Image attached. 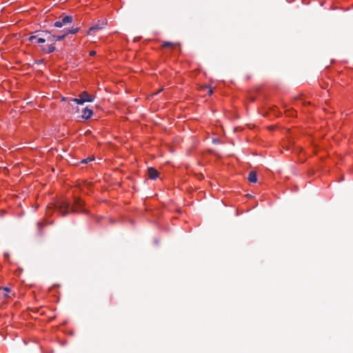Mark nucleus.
<instances>
[{"label": "nucleus", "mask_w": 353, "mask_h": 353, "mask_svg": "<svg viewBox=\"0 0 353 353\" xmlns=\"http://www.w3.org/2000/svg\"><path fill=\"white\" fill-rule=\"evenodd\" d=\"M71 101L77 104H83L85 102H91V99L82 98L79 97V98H74Z\"/></svg>", "instance_id": "obj_8"}, {"label": "nucleus", "mask_w": 353, "mask_h": 353, "mask_svg": "<svg viewBox=\"0 0 353 353\" xmlns=\"http://www.w3.org/2000/svg\"><path fill=\"white\" fill-rule=\"evenodd\" d=\"M83 205V202L80 198L75 197L74 199V205L72 208L70 209V205L65 201H61L58 202L55 208L59 213L63 216H67L70 212L75 213L79 212H83L81 210V208Z\"/></svg>", "instance_id": "obj_1"}, {"label": "nucleus", "mask_w": 353, "mask_h": 353, "mask_svg": "<svg viewBox=\"0 0 353 353\" xmlns=\"http://www.w3.org/2000/svg\"><path fill=\"white\" fill-rule=\"evenodd\" d=\"M202 90H208V93L209 96H211L213 93V91L211 88H209L208 85H204L201 87Z\"/></svg>", "instance_id": "obj_13"}, {"label": "nucleus", "mask_w": 353, "mask_h": 353, "mask_svg": "<svg viewBox=\"0 0 353 353\" xmlns=\"http://www.w3.org/2000/svg\"><path fill=\"white\" fill-rule=\"evenodd\" d=\"M172 45L173 44L171 42L165 41L163 43V46L164 48H168V47L172 46Z\"/></svg>", "instance_id": "obj_15"}, {"label": "nucleus", "mask_w": 353, "mask_h": 353, "mask_svg": "<svg viewBox=\"0 0 353 353\" xmlns=\"http://www.w3.org/2000/svg\"><path fill=\"white\" fill-rule=\"evenodd\" d=\"M2 290L5 292H6L7 293L9 292L10 291V288H7V287H5V288H3Z\"/></svg>", "instance_id": "obj_17"}, {"label": "nucleus", "mask_w": 353, "mask_h": 353, "mask_svg": "<svg viewBox=\"0 0 353 353\" xmlns=\"http://www.w3.org/2000/svg\"><path fill=\"white\" fill-rule=\"evenodd\" d=\"M38 32L39 33L40 32ZM28 40L30 41H31L32 43H38V44L45 43V37L39 35V34H37V35L30 36L28 38Z\"/></svg>", "instance_id": "obj_4"}, {"label": "nucleus", "mask_w": 353, "mask_h": 353, "mask_svg": "<svg viewBox=\"0 0 353 353\" xmlns=\"http://www.w3.org/2000/svg\"><path fill=\"white\" fill-rule=\"evenodd\" d=\"M67 36V34L65 32L62 35H54V40L56 41H60L65 39V37Z\"/></svg>", "instance_id": "obj_11"}, {"label": "nucleus", "mask_w": 353, "mask_h": 353, "mask_svg": "<svg viewBox=\"0 0 353 353\" xmlns=\"http://www.w3.org/2000/svg\"><path fill=\"white\" fill-rule=\"evenodd\" d=\"M105 23H104L103 21L102 22H98L97 24L92 26V27L90 28L88 32V34H90L92 32H94L96 30H101L103 28H104V26H105Z\"/></svg>", "instance_id": "obj_5"}, {"label": "nucleus", "mask_w": 353, "mask_h": 353, "mask_svg": "<svg viewBox=\"0 0 353 353\" xmlns=\"http://www.w3.org/2000/svg\"><path fill=\"white\" fill-rule=\"evenodd\" d=\"M79 30V28H72V29H70L67 31H65V33L68 34H76L77 32H78Z\"/></svg>", "instance_id": "obj_12"}, {"label": "nucleus", "mask_w": 353, "mask_h": 353, "mask_svg": "<svg viewBox=\"0 0 353 353\" xmlns=\"http://www.w3.org/2000/svg\"><path fill=\"white\" fill-rule=\"evenodd\" d=\"M79 97H82V98L91 99V102H92L94 101V96L88 94L86 91H84V92H81L80 94Z\"/></svg>", "instance_id": "obj_10"}, {"label": "nucleus", "mask_w": 353, "mask_h": 353, "mask_svg": "<svg viewBox=\"0 0 353 353\" xmlns=\"http://www.w3.org/2000/svg\"><path fill=\"white\" fill-rule=\"evenodd\" d=\"M95 54H96V52L95 51L92 50V51L90 52V56H94Z\"/></svg>", "instance_id": "obj_19"}, {"label": "nucleus", "mask_w": 353, "mask_h": 353, "mask_svg": "<svg viewBox=\"0 0 353 353\" xmlns=\"http://www.w3.org/2000/svg\"><path fill=\"white\" fill-rule=\"evenodd\" d=\"M72 16H64L61 20L57 21L54 23V26L57 28H61L63 25L71 23L72 22Z\"/></svg>", "instance_id": "obj_3"}, {"label": "nucleus", "mask_w": 353, "mask_h": 353, "mask_svg": "<svg viewBox=\"0 0 353 353\" xmlns=\"http://www.w3.org/2000/svg\"><path fill=\"white\" fill-rule=\"evenodd\" d=\"M162 90H163V89L159 90L156 94H157V93H159V92H161V91H162Z\"/></svg>", "instance_id": "obj_20"}, {"label": "nucleus", "mask_w": 353, "mask_h": 353, "mask_svg": "<svg viewBox=\"0 0 353 353\" xmlns=\"http://www.w3.org/2000/svg\"><path fill=\"white\" fill-rule=\"evenodd\" d=\"M248 179L251 183H256L257 181V176L256 172H250L248 174Z\"/></svg>", "instance_id": "obj_9"}, {"label": "nucleus", "mask_w": 353, "mask_h": 353, "mask_svg": "<svg viewBox=\"0 0 353 353\" xmlns=\"http://www.w3.org/2000/svg\"><path fill=\"white\" fill-rule=\"evenodd\" d=\"M94 159V158H87L81 161L82 163H88L90 161H92Z\"/></svg>", "instance_id": "obj_14"}, {"label": "nucleus", "mask_w": 353, "mask_h": 353, "mask_svg": "<svg viewBox=\"0 0 353 353\" xmlns=\"http://www.w3.org/2000/svg\"><path fill=\"white\" fill-rule=\"evenodd\" d=\"M212 142L214 143H219L220 141L219 139H214Z\"/></svg>", "instance_id": "obj_18"}, {"label": "nucleus", "mask_w": 353, "mask_h": 353, "mask_svg": "<svg viewBox=\"0 0 353 353\" xmlns=\"http://www.w3.org/2000/svg\"><path fill=\"white\" fill-rule=\"evenodd\" d=\"M43 59L37 60V61H35V63H37V64H41V63H43Z\"/></svg>", "instance_id": "obj_16"}, {"label": "nucleus", "mask_w": 353, "mask_h": 353, "mask_svg": "<svg viewBox=\"0 0 353 353\" xmlns=\"http://www.w3.org/2000/svg\"><path fill=\"white\" fill-rule=\"evenodd\" d=\"M93 114V112L91 109L85 108L83 109L82 112V117L85 119H90Z\"/></svg>", "instance_id": "obj_7"}, {"label": "nucleus", "mask_w": 353, "mask_h": 353, "mask_svg": "<svg viewBox=\"0 0 353 353\" xmlns=\"http://www.w3.org/2000/svg\"><path fill=\"white\" fill-rule=\"evenodd\" d=\"M8 296V294H7V293H6V294H5L3 295V296H4V297H6V296Z\"/></svg>", "instance_id": "obj_21"}, {"label": "nucleus", "mask_w": 353, "mask_h": 353, "mask_svg": "<svg viewBox=\"0 0 353 353\" xmlns=\"http://www.w3.org/2000/svg\"><path fill=\"white\" fill-rule=\"evenodd\" d=\"M39 35L45 37V42L48 41L50 43L47 46H41V50L43 53H52L55 50V47L54 46V42L56 41L54 40V34H52L49 31H41L39 32Z\"/></svg>", "instance_id": "obj_2"}, {"label": "nucleus", "mask_w": 353, "mask_h": 353, "mask_svg": "<svg viewBox=\"0 0 353 353\" xmlns=\"http://www.w3.org/2000/svg\"><path fill=\"white\" fill-rule=\"evenodd\" d=\"M159 172L152 167L148 168V174L151 179H156L159 176Z\"/></svg>", "instance_id": "obj_6"}]
</instances>
